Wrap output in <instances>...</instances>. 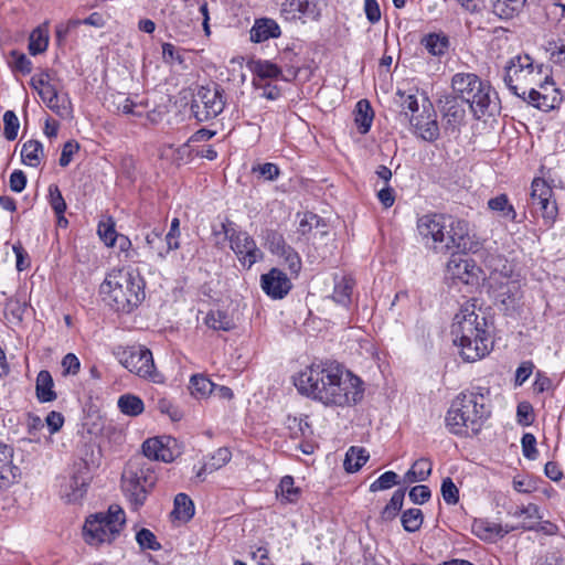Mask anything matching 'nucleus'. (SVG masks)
Returning a JSON list of instances; mask_svg holds the SVG:
<instances>
[{
    "instance_id": "1",
    "label": "nucleus",
    "mask_w": 565,
    "mask_h": 565,
    "mask_svg": "<svg viewBox=\"0 0 565 565\" xmlns=\"http://www.w3.org/2000/svg\"><path fill=\"white\" fill-rule=\"evenodd\" d=\"M300 394L326 406H350L363 397L362 381L340 364H312L295 377Z\"/></svg>"
},
{
    "instance_id": "2",
    "label": "nucleus",
    "mask_w": 565,
    "mask_h": 565,
    "mask_svg": "<svg viewBox=\"0 0 565 565\" xmlns=\"http://www.w3.org/2000/svg\"><path fill=\"white\" fill-rule=\"evenodd\" d=\"M491 415L489 390L460 393L451 403L445 424L449 433L462 437L477 435Z\"/></svg>"
},
{
    "instance_id": "3",
    "label": "nucleus",
    "mask_w": 565,
    "mask_h": 565,
    "mask_svg": "<svg viewBox=\"0 0 565 565\" xmlns=\"http://www.w3.org/2000/svg\"><path fill=\"white\" fill-rule=\"evenodd\" d=\"M103 301L113 310L130 313L145 299L142 277L130 268H114L99 286Z\"/></svg>"
},
{
    "instance_id": "4",
    "label": "nucleus",
    "mask_w": 565,
    "mask_h": 565,
    "mask_svg": "<svg viewBox=\"0 0 565 565\" xmlns=\"http://www.w3.org/2000/svg\"><path fill=\"white\" fill-rule=\"evenodd\" d=\"M542 65H534L530 55H516L504 67V83L518 97L527 99L537 108L548 107L546 96L536 86L543 87Z\"/></svg>"
},
{
    "instance_id": "5",
    "label": "nucleus",
    "mask_w": 565,
    "mask_h": 565,
    "mask_svg": "<svg viewBox=\"0 0 565 565\" xmlns=\"http://www.w3.org/2000/svg\"><path fill=\"white\" fill-rule=\"evenodd\" d=\"M152 463L142 457H132L124 468L121 489L135 510L145 504L149 490L156 483Z\"/></svg>"
},
{
    "instance_id": "6",
    "label": "nucleus",
    "mask_w": 565,
    "mask_h": 565,
    "mask_svg": "<svg viewBox=\"0 0 565 565\" xmlns=\"http://www.w3.org/2000/svg\"><path fill=\"white\" fill-rule=\"evenodd\" d=\"M451 86L457 97L469 105L477 119L490 114L491 108L495 107L490 85L476 74L457 73L451 79Z\"/></svg>"
},
{
    "instance_id": "7",
    "label": "nucleus",
    "mask_w": 565,
    "mask_h": 565,
    "mask_svg": "<svg viewBox=\"0 0 565 565\" xmlns=\"http://www.w3.org/2000/svg\"><path fill=\"white\" fill-rule=\"evenodd\" d=\"M125 523L124 510L117 504H111L107 512L96 513L86 520L83 535L89 545L111 543L119 535Z\"/></svg>"
},
{
    "instance_id": "8",
    "label": "nucleus",
    "mask_w": 565,
    "mask_h": 565,
    "mask_svg": "<svg viewBox=\"0 0 565 565\" xmlns=\"http://www.w3.org/2000/svg\"><path fill=\"white\" fill-rule=\"evenodd\" d=\"M116 356L124 367L139 377L153 383L163 382V376L157 371L149 349L141 345L119 349Z\"/></svg>"
},
{
    "instance_id": "9",
    "label": "nucleus",
    "mask_w": 565,
    "mask_h": 565,
    "mask_svg": "<svg viewBox=\"0 0 565 565\" xmlns=\"http://www.w3.org/2000/svg\"><path fill=\"white\" fill-rule=\"evenodd\" d=\"M454 343L460 348V355L467 362H475L486 356L491 348L488 328L480 331H462V334H452Z\"/></svg>"
},
{
    "instance_id": "10",
    "label": "nucleus",
    "mask_w": 565,
    "mask_h": 565,
    "mask_svg": "<svg viewBox=\"0 0 565 565\" xmlns=\"http://www.w3.org/2000/svg\"><path fill=\"white\" fill-rule=\"evenodd\" d=\"M224 105L222 92L217 86H202L194 96L191 108L199 121H206L221 114Z\"/></svg>"
},
{
    "instance_id": "11",
    "label": "nucleus",
    "mask_w": 565,
    "mask_h": 565,
    "mask_svg": "<svg viewBox=\"0 0 565 565\" xmlns=\"http://www.w3.org/2000/svg\"><path fill=\"white\" fill-rule=\"evenodd\" d=\"M445 236L446 241L441 245V252L457 248L461 252L476 253L479 249V243L470 238L468 223L463 220L447 217Z\"/></svg>"
},
{
    "instance_id": "12",
    "label": "nucleus",
    "mask_w": 565,
    "mask_h": 565,
    "mask_svg": "<svg viewBox=\"0 0 565 565\" xmlns=\"http://www.w3.org/2000/svg\"><path fill=\"white\" fill-rule=\"evenodd\" d=\"M481 328H488L484 312L476 301H467L454 317L451 334H462V331L471 330L480 331Z\"/></svg>"
},
{
    "instance_id": "13",
    "label": "nucleus",
    "mask_w": 565,
    "mask_h": 565,
    "mask_svg": "<svg viewBox=\"0 0 565 565\" xmlns=\"http://www.w3.org/2000/svg\"><path fill=\"white\" fill-rule=\"evenodd\" d=\"M552 195L553 190L545 180L536 178L532 181L530 204L535 213H540L548 222L553 221L557 213Z\"/></svg>"
},
{
    "instance_id": "14",
    "label": "nucleus",
    "mask_w": 565,
    "mask_h": 565,
    "mask_svg": "<svg viewBox=\"0 0 565 565\" xmlns=\"http://www.w3.org/2000/svg\"><path fill=\"white\" fill-rule=\"evenodd\" d=\"M447 277L454 282L478 286L482 277L481 268L469 258L452 256L447 263Z\"/></svg>"
},
{
    "instance_id": "15",
    "label": "nucleus",
    "mask_w": 565,
    "mask_h": 565,
    "mask_svg": "<svg viewBox=\"0 0 565 565\" xmlns=\"http://www.w3.org/2000/svg\"><path fill=\"white\" fill-rule=\"evenodd\" d=\"M417 230L427 244L430 241L434 248L441 252V245L446 241L447 217L438 214L424 215L417 222Z\"/></svg>"
},
{
    "instance_id": "16",
    "label": "nucleus",
    "mask_w": 565,
    "mask_h": 565,
    "mask_svg": "<svg viewBox=\"0 0 565 565\" xmlns=\"http://www.w3.org/2000/svg\"><path fill=\"white\" fill-rule=\"evenodd\" d=\"M231 248L244 267L250 268L263 258L262 250L246 232H234L230 236Z\"/></svg>"
},
{
    "instance_id": "17",
    "label": "nucleus",
    "mask_w": 565,
    "mask_h": 565,
    "mask_svg": "<svg viewBox=\"0 0 565 565\" xmlns=\"http://www.w3.org/2000/svg\"><path fill=\"white\" fill-rule=\"evenodd\" d=\"M326 7V0H286L281 3V12L287 18H307L318 20L322 9Z\"/></svg>"
},
{
    "instance_id": "18",
    "label": "nucleus",
    "mask_w": 565,
    "mask_h": 565,
    "mask_svg": "<svg viewBox=\"0 0 565 565\" xmlns=\"http://www.w3.org/2000/svg\"><path fill=\"white\" fill-rule=\"evenodd\" d=\"M260 286L270 298L282 299L291 289V281L280 269L271 268L267 274L262 275Z\"/></svg>"
},
{
    "instance_id": "19",
    "label": "nucleus",
    "mask_w": 565,
    "mask_h": 565,
    "mask_svg": "<svg viewBox=\"0 0 565 565\" xmlns=\"http://www.w3.org/2000/svg\"><path fill=\"white\" fill-rule=\"evenodd\" d=\"M436 118V113L429 108L424 109L423 114L419 116L412 115L409 122L422 139L431 142L439 136V127Z\"/></svg>"
},
{
    "instance_id": "20",
    "label": "nucleus",
    "mask_w": 565,
    "mask_h": 565,
    "mask_svg": "<svg viewBox=\"0 0 565 565\" xmlns=\"http://www.w3.org/2000/svg\"><path fill=\"white\" fill-rule=\"evenodd\" d=\"M516 530L513 525H502L488 520L479 519L472 523V532L481 540L488 542H494L498 539H502L508 533Z\"/></svg>"
},
{
    "instance_id": "21",
    "label": "nucleus",
    "mask_w": 565,
    "mask_h": 565,
    "mask_svg": "<svg viewBox=\"0 0 565 565\" xmlns=\"http://www.w3.org/2000/svg\"><path fill=\"white\" fill-rule=\"evenodd\" d=\"M170 443L174 440L167 439L163 443L161 438H149L142 444V458L150 462V460H160L163 462H170L174 459V454L170 449Z\"/></svg>"
},
{
    "instance_id": "22",
    "label": "nucleus",
    "mask_w": 565,
    "mask_h": 565,
    "mask_svg": "<svg viewBox=\"0 0 565 565\" xmlns=\"http://www.w3.org/2000/svg\"><path fill=\"white\" fill-rule=\"evenodd\" d=\"M250 40L255 43H262L269 39H277L280 36V28L278 23L269 18L256 19L253 28L250 29Z\"/></svg>"
},
{
    "instance_id": "23",
    "label": "nucleus",
    "mask_w": 565,
    "mask_h": 565,
    "mask_svg": "<svg viewBox=\"0 0 565 565\" xmlns=\"http://www.w3.org/2000/svg\"><path fill=\"white\" fill-rule=\"evenodd\" d=\"M13 449L0 443V488L9 487L15 479L17 467L12 465Z\"/></svg>"
},
{
    "instance_id": "24",
    "label": "nucleus",
    "mask_w": 565,
    "mask_h": 565,
    "mask_svg": "<svg viewBox=\"0 0 565 565\" xmlns=\"http://www.w3.org/2000/svg\"><path fill=\"white\" fill-rule=\"evenodd\" d=\"M54 382L49 371L42 370L36 376V397L42 403L56 399V393L53 391Z\"/></svg>"
},
{
    "instance_id": "25",
    "label": "nucleus",
    "mask_w": 565,
    "mask_h": 565,
    "mask_svg": "<svg viewBox=\"0 0 565 565\" xmlns=\"http://www.w3.org/2000/svg\"><path fill=\"white\" fill-rule=\"evenodd\" d=\"M492 11L501 19H511L518 15L526 0H490Z\"/></svg>"
},
{
    "instance_id": "26",
    "label": "nucleus",
    "mask_w": 565,
    "mask_h": 565,
    "mask_svg": "<svg viewBox=\"0 0 565 565\" xmlns=\"http://www.w3.org/2000/svg\"><path fill=\"white\" fill-rule=\"evenodd\" d=\"M21 159L24 164L38 168L44 159L42 143L33 139L24 142L21 149Z\"/></svg>"
},
{
    "instance_id": "27",
    "label": "nucleus",
    "mask_w": 565,
    "mask_h": 565,
    "mask_svg": "<svg viewBox=\"0 0 565 565\" xmlns=\"http://www.w3.org/2000/svg\"><path fill=\"white\" fill-rule=\"evenodd\" d=\"M232 458V452L228 448L222 447L218 448L211 457V459L205 462L201 469L198 471L196 477L200 480L204 479L205 473L213 472L223 466H225Z\"/></svg>"
},
{
    "instance_id": "28",
    "label": "nucleus",
    "mask_w": 565,
    "mask_h": 565,
    "mask_svg": "<svg viewBox=\"0 0 565 565\" xmlns=\"http://www.w3.org/2000/svg\"><path fill=\"white\" fill-rule=\"evenodd\" d=\"M431 472V462L426 458L416 460L404 475L403 483L409 484L426 480Z\"/></svg>"
},
{
    "instance_id": "29",
    "label": "nucleus",
    "mask_w": 565,
    "mask_h": 565,
    "mask_svg": "<svg viewBox=\"0 0 565 565\" xmlns=\"http://www.w3.org/2000/svg\"><path fill=\"white\" fill-rule=\"evenodd\" d=\"M355 124L361 134H366L372 125L374 111L371 104L366 99H361L355 106Z\"/></svg>"
},
{
    "instance_id": "30",
    "label": "nucleus",
    "mask_w": 565,
    "mask_h": 565,
    "mask_svg": "<svg viewBox=\"0 0 565 565\" xmlns=\"http://www.w3.org/2000/svg\"><path fill=\"white\" fill-rule=\"evenodd\" d=\"M488 207L498 213L501 217L516 222V211L514 206L509 202L507 194H499L488 201Z\"/></svg>"
},
{
    "instance_id": "31",
    "label": "nucleus",
    "mask_w": 565,
    "mask_h": 565,
    "mask_svg": "<svg viewBox=\"0 0 565 565\" xmlns=\"http://www.w3.org/2000/svg\"><path fill=\"white\" fill-rule=\"evenodd\" d=\"M512 515L518 519H522V522L516 526V529L531 530L534 526L536 520L541 519L539 507L533 503H529L525 507L516 508Z\"/></svg>"
},
{
    "instance_id": "32",
    "label": "nucleus",
    "mask_w": 565,
    "mask_h": 565,
    "mask_svg": "<svg viewBox=\"0 0 565 565\" xmlns=\"http://www.w3.org/2000/svg\"><path fill=\"white\" fill-rule=\"evenodd\" d=\"M172 514L175 519L185 522L192 519L194 515V504L189 495L185 493H179L175 495Z\"/></svg>"
},
{
    "instance_id": "33",
    "label": "nucleus",
    "mask_w": 565,
    "mask_h": 565,
    "mask_svg": "<svg viewBox=\"0 0 565 565\" xmlns=\"http://www.w3.org/2000/svg\"><path fill=\"white\" fill-rule=\"evenodd\" d=\"M369 460V452L364 448L351 447L345 455L344 469L356 472Z\"/></svg>"
},
{
    "instance_id": "34",
    "label": "nucleus",
    "mask_w": 565,
    "mask_h": 565,
    "mask_svg": "<svg viewBox=\"0 0 565 565\" xmlns=\"http://www.w3.org/2000/svg\"><path fill=\"white\" fill-rule=\"evenodd\" d=\"M354 287V280L349 276H342L335 281L333 299L338 303L348 305L351 300V294Z\"/></svg>"
},
{
    "instance_id": "35",
    "label": "nucleus",
    "mask_w": 565,
    "mask_h": 565,
    "mask_svg": "<svg viewBox=\"0 0 565 565\" xmlns=\"http://www.w3.org/2000/svg\"><path fill=\"white\" fill-rule=\"evenodd\" d=\"M215 384L204 375L195 374L191 376L190 390L191 394L198 398L207 397L213 393Z\"/></svg>"
},
{
    "instance_id": "36",
    "label": "nucleus",
    "mask_w": 565,
    "mask_h": 565,
    "mask_svg": "<svg viewBox=\"0 0 565 565\" xmlns=\"http://www.w3.org/2000/svg\"><path fill=\"white\" fill-rule=\"evenodd\" d=\"M404 498H405V489L396 490L393 493V495H392L391 500L388 501V503L382 510L381 519L383 521H392V520H394L397 516L398 512L403 508Z\"/></svg>"
},
{
    "instance_id": "37",
    "label": "nucleus",
    "mask_w": 565,
    "mask_h": 565,
    "mask_svg": "<svg viewBox=\"0 0 565 565\" xmlns=\"http://www.w3.org/2000/svg\"><path fill=\"white\" fill-rule=\"evenodd\" d=\"M250 70L259 83L263 79L277 78L281 74L280 68L269 61H255L250 64Z\"/></svg>"
},
{
    "instance_id": "38",
    "label": "nucleus",
    "mask_w": 565,
    "mask_h": 565,
    "mask_svg": "<svg viewBox=\"0 0 565 565\" xmlns=\"http://www.w3.org/2000/svg\"><path fill=\"white\" fill-rule=\"evenodd\" d=\"M205 323L213 330L228 331L234 327L232 318L221 310H211L205 318Z\"/></svg>"
},
{
    "instance_id": "39",
    "label": "nucleus",
    "mask_w": 565,
    "mask_h": 565,
    "mask_svg": "<svg viewBox=\"0 0 565 565\" xmlns=\"http://www.w3.org/2000/svg\"><path fill=\"white\" fill-rule=\"evenodd\" d=\"M118 407L128 416H137L143 412V402L136 395L126 394L119 397Z\"/></svg>"
},
{
    "instance_id": "40",
    "label": "nucleus",
    "mask_w": 565,
    "mask_h": 565,
    "mask_svg": "<svg viewBox=\"0 0 565 565\" xmlns=\"http://www.w3.org/2000/svg\"><path fill=\"white\" fill-rule=\"evenodd\" d=\"M49 44L47 30L39 26L32 31L29 39V52L36 55L46 51Z\"/></svg>"
},
{
    "instance_id": "41",
    "label": "nucleus",
    "mask_w": 565,
    "mask_h": 565,
    "mask_svg": "<svg viewBox=\"0 0 565 565\" xmlns=\"http://www.w3.org/2000/svg\"><path fill=\"white\" fill-rule=\"evenodd\" d=\"M423 512L417 508H412L403 512L401 522L406 532L414 533L418 531L423 524Z\"/></svg>"
},
{
    "instance_id": "42",
    "label": "nucleus",
    "mask_w": 565,
    "mask_h": 565,
    "mask_svg": "<svg viewBox=\"0 0 565 565\" xmlns=\"http://www.w3.org/2000/svg\"><path fill=\"white\" fill-rule=\"evenodd\" d=\"M422 44L434 56H439L445 53L448 46V39L438 34H428L422 40Z\"/></svg>"
},
{
    "instance_id": "43",
    "label": "nucleus",
    "mask_w": 565,
    "mask_h": 565,
    "mask_svg": "<svg viewBox=\"0 0 565 565\" xmlns=\"http://www.w3.org/2000/svg\"><path fill=\"white\" fill-rule=\"evenodd\" d=\"M26 308L28 305L25 299L19 297L18 295L9 298L4 306L6 312L11 315L12 318L19 322L22 321Z\"/></svg>"
},
{
    "instance_id": "44",
    "label": "nucleus",
    "mask_w": 565,
    "mask_h": 565,
    "mask_svg": "<svg viewBox=\"0 0 565 565\" xmlns=\"http://www.w3.org/2000/svg\"><path fill=\"white\" fill-rule=\"evenodd\" d=\"M265 245L275 255H279L288 245L280 233L273 230H266L264 233Z\"/></svg>"
},
{
    "instance_id": "45",
    "label": "nucleus",
    "mask_w": 565,
    "mask_h": 565,
    "mask_svg": "<svg viewBox=\"0 0 565 565\" xmlns=\"http://www.w3.org/2000/svg\"><path fill=\"white\" fill-rule=\"evenodd\" d=\"M399 484L398 475L394 471H386L381 475L370 486L371 492H377L382 490L391 489L393 486Z\"/></svg>"
},
{
    "instance_id": "46",
    "label": "nucleus",
    "mask_w": 565,
    "mask_h": 565,
    "mask_svg": "<svg viewBox=\"0 0 565 565\" xmlns=\"http://www.w3.org/2000/svg\"><path fill=\"white\" fill-rule=\"evenodd\" d=\"M86 481L84 478L79 476H73L70 480L68 488L71 489L70 492H65V497L67 498L68 502H76L79 499L83 498L84 493L86 492Z\"/></svg>"
},
{
    "instance_id": "47",
    "label": "nucleus",
    "mask_w": 565,
    "mask_h": 565,
    "mask_svg": "<svg viewBox=\"0 0 565 565\" xmlns=\"http://www.w3.org/2000/svg\"><path fill=\"white\" fill-rule=\"evenodd\" d=\"M98 235L107 246H113L115 244L118 236L115 230V222L111 217L99 222Z\"/></svg>"
},
{
    "instance_id": "48",
    "label": "nucleus",
    "mask_w": 565,
    "mask_h": 565,
    "mask_svg": "<svg viewBox=\"0 0 565 565\" xmlns=\"http://www.w3.org/2000/svg\"><path fill=\"white\" fill-rule=\"evenodd\" d=\"M136 541L142 550L159 551L161 548V544L157 541L156 535L148 529H141L137 532Z\"/></svg>"
},
{
    "instance_id": "49",
    "label": "nucleus",
    "mask_w": 565,
    "mask_h": 565,
    "mask_svg": "<svg viewBox=\"0 0 565 565\" xmlns=\"http://www.w3.org/2000/svg\"><path fill=\"white\" fill-rule=\"evenodd\" d=\"M3 125H4V128H3L4 137L8 140H14L18 136V130L20 127L19 119H18L17 115L14 114V111L7 110L4 113Z\"/></svg>"
},
{
    "instance_id": "50",
    "label": "nucleus",
    "mask_w": 565,
    "mask_h": 565,
    "mask_svg": "<svg viewBox=\"0 0 565 565\" xmlns=\"http://www.w3.org/2000/svg\"><path fill=\"white\" fill-rule=\"evenodd\" d=\"M278 256L284 258L291 274H299L301 269V259L292 247L288 245Z\"/></svg>"
},
{
    "instance_id": "51",
    "label": "nucleus",
    "mask_w": 565,
    "mask_h": 565,
    "mask_svg": "<svg viewBox=\"0 0 565 565\" xmlns=\"http://www.w3.org/2000/svg\"><path fill=\"white\" fill-rule=\"evenodd\" d=\"M279 489L281 497L286 502H295L298 499L299 489L294 487V478L291 476H285L280 480Z\"/></svg>"
},
{
    "instance_id": "52",
    "label": "nucleus",
    "mask_w": 565,
    "mask_h": 565,
    "mask_svg": "<svg viewBox=\"0 0 565 565\" xmlns=\"http://www.w3.org/2000/svg\"><path fill=\"white\" fill-rule=\"evenodd\" d=\"M49 198L50 204L56 215L64 214L66 210L65 200L56 184H51L49 186Z\"/></svg>"
},
{
    "instance_id": "53",
    "label": "nucleus",
    "mask_w": 565,
    "mask_h": 565,
    "mask_svg": "<svg viewBox=\"0 0 565 565\" xmlns=\"http://www.w3.org/2000/svg\"><path fill=\"white\" fill-rule=\"evenodd\" d=\"M444 109L448 124L457 125L463 119L465 110L457 105L456 99H447Z\"/></svg>"
},
{
    "instance_id": "54",
    "label": "nucleus",
    "mask_w": 565,
    "mask_h": 565,
    "mask_svg": "<svg viewBox=\"0 0 565 565\" xmlns=\"http://www.w3.org/2000/svg\"><path fill=\"white\" fill-rule=\"evenodd\" d=\"M10 56L11 60L9 61V64L14 71H19L22 74H29L31 72L32 63L25 54L19 53L18 51H11Z\"/></svg>"
},
{
    "instance_id": "55",
    "label": "nucleus",
    "mask_w": 565,
    "mask_h": 565,
    "mask_svg": "<svg viewBox=\"0 0 565 565\" xmlns=\"http://www.w3.org/2000/svg\"><path fill=\"white\" fill-rule=\"evenodd\" d=\"M441 494L448 504H456L459 501V490L451 478L448 477L443 480Z\"/></svg>"
},
{
    "instance_id": "56",
    "label": "nucleus",
    "mask_w": 565,
    "mask_h": 565,
    "mask_svg": "<svg viewBox=\"0 0 565 565\" xmlns=\"http://www.w3.org/2000/svg\"><path fill=\"white\" fill-rule=\"evenodd\" d=\"M252 172H254V173L257 172L259 175L264 177V179L268 180V181L276 180L280 174V170H279L278 166L275 163H270V162L254 166L252 168Z\"/></svg>"
},
{
    "instance_id": "57",
    "label": "nucleus",
    "mask_w": 565,
    "mask_h": 565,
    "mask_svg": "<svg viewBox=\"0 0 565 565\" xmlns=\"http://www.w3.org/2000/svg\"><path fill=\"white\" fill-rule=\"evenodd\" d=\"M44 104L58 116L65 117L71 113L70 103L65 99H61L58 94L55 95V98L45 100Z\"/></svg>"
},
{
    "instance_id": "58",
    "label": "nucleus",
    "mask_w": 565,
    "mask_h": 565,
    "mask_svg": "<svg viewBox=\"0 0 565 565\" xmlns=\"http://www.w3.org/2000/svg\"><path fill=\"white\" fill-rule=\"evenodd\" d=\"M408 497L415 504H424L430 498V490L427 486H415L409 490Z\"/></svg>"
},
{
    "instance_id": "59",
    "label": "nucleus",
    "mask_w": 565,
    "mask_h": 565,
    "mask_svg": "<svg viewBox=\"0 0 565 565\" xmlns=\"http://www.w3.org/2000/svg\"><path fill=\"white\" fill-rule=\"evenodd\" d=\"M162 58L166 63L177 62L178 64H183L184 62L180 51L171 43L162 44Z\"/></svg>"
},
{
    "instance_id": "60",
    "label": "nucleus",
    "mask_w": 565,
    "mask_h": 565,
    "mask_svg": "<svg viewBox=\"0 0 565 565\" xmlns=\"http://www.w3.org/2000/svg\"><path fill=\"white\" fill-rule=\"evenodd\" d=\"M79 149V145L76 141L70 140L67 141L63 149L60 157V166L66 167L71 163L73 154L76 153Z\"/></svg>"
},
{
    "instance_id": "61",
    "label": "nucleus",
    "mask_w": 565,
    "mask_h": 565,
    "mask_svg": "<svg viewBox=\"0 0 565 565\" xmlns=\"http://www.w3.org/2000/svg\"><path fill=\"white\" fill-rule=\"evenodd\" d=\"M82 24V21L79 19H72L67 21L66 23H60L55 28V34L58 43L64 41L67 36V34L75 28Z\"/></svg>"
},
{
    "instance_id": "62",
    "label": "nucleus",
    "mask_w": 565,
    "mask_h": 565,
    "mask_svg": "<svg viewBox=\"0 0 565 565\" xmlns=\"http://www.w3.org/2000/svg\"><path fill=\"white\" fill-rule=\"evenodd\" d=\"M62 367L65 374H77L81 367L78 358L73 353H67L62 360Z\"/></svg>"
},
{
    "instance_id": "63",
    "label": "nucleus",
    "mask_w": 565,
    "mask_h": 565,
    "mask_svg": "<svg viewBox=\"0 0 565 565\" xmlns=\"http://www.w3.org/2000/svg\"><path fill=\"white\" fill-rule=\"evenodd\" d=\"M522 450L523 455L529 459H534L537 450L535 448L536 439L532 434H524L522 437Z\"/></svg>"
},
{
    "instance_id": "64",
    "label": "nucleus",
    "mask_w": 565,
    "mask_h": 565,
    "mask_svg": "<svg viewBox=\"0 0 565 565\" xmlns=\"http://www.w3.org/2000/svg\"><path fill=\"white\" fill-rule=\"evenodd\" d=\"M364 11L367 20L374 24L381 20V10L376 0H365Z\"/></svg>"
}]
</instances>
